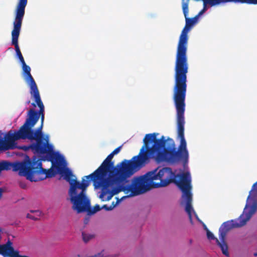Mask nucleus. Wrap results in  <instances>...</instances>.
Returning <instances> with one entry per match:
<instances>
[{"label":"nucleus","mask_w":257,"mask_h":257,"mask_svg":"<svg viewBox=\"0 0 257 257\" xmlns=\"http://www.w3.org/2000/svg\"><path fill=\"white\" fill-rule=\"evenodd\" d=\"M20 187H21L22 188H23V189L25 188H26V185L25 184H23V183H21L20 184Z\"/></svg>","instance_id":"cd10ccee"},{"label":"nucleus","mask_w":257,"mask_h":257,"mask_svg":"<svg viewBox=\"0 0 257 257\" xmlns=\"http://www.w3.org/2000/svg\"><path fill=\"white\" fill-rule=\"evenodd\" d=\"M35 156L31 160L29 159L23 162L11 163L12 170L13 171H19V174L21 176H25L26 178L32 181V174L35 165Z\"/></svg>","instance_id":"9b49d317"},{"label":"nucleus","mask_w":257,"mask_h":257,"mask_svg":"<svg viewBox=\"0 0 257 257\" xmlns=\"http://www.w3.org/2000/svg\"><path fill=\"white\" fill-rule=\"evenodd\" d=\"M182 10L185 18L186 25L189 27H191L197 22L198 17L196 15L193 18H188L187 17L189 13V8H188V2L185 3V4H183Z\"/></svg>","instance_id":"2eb2a0df"},{"label":"nucleus","mask_w":257,"mask_h":257,"mask_svg":"<svg viewBox=\"0 0 257 257\" xmlns=\"http://www.w3.org/2000/svg\"><path fill=\"white\" fill-rule=\"evenodd\" d=\"M256 210L257 182L253 184L249 192L243 214L237 220H231L223 223L219 229V238L223 240L225 238L227 232L230 229L244 225Z\"/></svg>","instance_id":"423d86ee"},{"label":"nucleus","mask_w":257,"mask_h":257,"mask_svg":"<svg viewBox=\"0 0 257 257\" xmlns=\"http://www.w3.org/2000/svg\"><path fill=\"white\" fill-rule=\"evenodd\" d=\"M31 104L34 107H36V105H37V103L36 102H32Z\"/></svg>","instance_id":"c756f323"},{"label":"nucleus","mask_w":257,"mask_h":257,"mask_svg":"<svg viewBox=\"0 0 257 257\" xmlns=\"http://www.w3.org/2000/svg\"><path fill=\"white\" fill-rule=\"evenodd\" d=\"M90 183V180L82 178L81 183L76 179L70 181L69 195L73 204L72 208L78 213L86 212L90 207V200L86 195V189Z\"/></svg>","instance_id":"6e6552de"},{"label":"nucleus","mask_w":257,"mask_h":257,"mask_svg":"<svg viewBox=\"0 0 257 257\" xmlns=\"http://www.w3.org/2000/svg\"><path fill=\"white\" fill-rule=\"evenodd\" d=\"M29 130L26 129L23 124L20 130L13 133L12 131L9 132L5 136V140L1 139V148L3 151L13 150L17 148L15 141L20 139H28L33 140L32 136H30L28 132Z\"/></svg>","instance_id":"1a4fd4ad"},{"label":"nucleus","mask_w":257,"mask_h":257,"mask_svg":"<svg viewBox=\"0 0 257 257\" xmlns=\"http://www.w3.org/2000/svg\"><path fill=\"white\" fill-rule=\"evenodd\" d=\"M116 203H117V202L114 203V202H112L111 204V205H110L109 206L110 207H112L113 206V209L115 207V206H116Z\"/></svg>","instance_id":"c85d7f7f"},{"label":"nucleus","mask_w":257,"mask_h":257,"mask_svg":"<svg viewBox=\"0 0 257 257\" xmlns=\"http://www.w3.org/2000/svg\"><path fill=\"white\" fill-rule=\"evenodd\" d=\"M25 11L15 10V19L13 22L14 28L12 31V45L15 48L16 54L21 53L18 44V39L20 34L23 20Z\"/></svg>","instance_id":"9d476101"},{"label":"nucleus","mask_w":257,"mask_h":257,"mask_svg":"<svg viewBox=\"0 0 257 257\" xmlns=\"http://www.w3.org/2000/svg\"><path fill=\"white\" fill-rule=\"evenodd\" d=\"M175 174L169 167L158 168L145 175L135 177L134 195H140L154 188L167 186L174 182Z\"/></svg>","instance_id":"39448f33"},{"label":"nucleus","mask_w":257,"mask_h":257,"mask_svg":"<svg viewBox=\"0 0 257 257\" xmlns=\"http://www.w3.org/2000/svg\"><path fill=\"white\" fill-rule=\"evenodd\" d=\"M30 103V100H28L27 102V104H29Z\"/></svg>","instance_id":"2f4dec72"},{"label":"nucleus","mask_w":257,"mask_h":257,"mask_svg":"<svg viewBox=\"0 0 257 257\" xmlns=\"http://www.w3.org/2000/svg\"><path fill=\"white\" fill-rule=\"evenodd\" d=\"M17 55L18 57L19 58L21 64L25 63L24 58L21 52L17 54Z\"/></svg>","instance_id":"b1692460"},{"label":"nucleus","mask_w":257,"mask_h":257,"mask_svg":"<svg viewBox=\"0 0 257 257\" xmlns=\"http://www.w3.org/2000/svg\"><path fill=\"white\" fill-rule=\"evenodd\" d=\"M39 107V111L34 108H31L28 111L26 121L24 123L26 129L28 130L29 133L32 136L33 140L36 141L35 143L31 144L28 147H25V150L31 149L34 153L38 154H47L52 158L57 159L58 155L53 151V147L48 143V138H44L42 130L44 121V105L41 100L40 93L31 95Z\"/></svg>","instance_id":"7ed1b4c3"},{"label":"nucleus","mask_w":257,"mask_h":257,"mask_svg":"<svg viewBox=\"0 0 257 257\" xmlns=\"http://www.w3.org/2000/svg\"><path fill=\"white\" fill-rule=\"evenodd\" d=\"M182 6H183V4H185V3L188 2V7H189V0H182Z\"/></svg>","instance_id":"bb28decb"},{"label":"nucleus","mask_w":257,"mask_h":257,"mask_svg":"<svg viewBox=\"0 0 257 257\" xmlns=\"http://www.w3.org/2000/svg\"><path fill=\"white\" fill-rule=\"evenodd\" d=\"M102 207H100V206L99 205L96 204L93 207L92 209L91 208V206H90L89 208L86 211V212H87L89 214H93L97 212V211H100Z\"/></svg>","instance_id":"412c9836"},{"label":"nucleus","mask_w":257,"mask_h":257,"mask_svg":"<svg viewBox=\"0 0 257 257\" xmlns=\"http://www.w3.org/2000/svg\"><path fill=\"white\" fill-rule=\"evenodd\" d=\"M190 27L185 25L180 36L175 66V85L173 99L177 112L184 116L187 91V74L188 63L187 56L188 32Z\"/></svg>","instance_id":"f03ea898"},{"label":"nucleus","mask_w":257,"mask_h":257,"mask_svg":"<svg viewBox=\"0 0 257 257\" xmlns=\"http://www.w3.org/2000/svg\"><path fill=\"white\" fill-rule=\"evenodd\" d=\"M12 169L11 163L7 161L0 162V172L4 170H10Z\"/></svg>","instance_id":"6ab92c4d"},{"label":"nucleus","mask_w":257,"mask_h":257,"mask_svg":"<svg viewBox=\"0 0 257 257\" xmlns=\"http://www.w3.org/2000/svg\"><path fill=\"white\" fill-rule=\"evenodd\" d=\"M56 153L58 155L57 160L52 158L49 155L46 154L50 157L53 166L52 169L49 170L43 169L41 160L35 157V165H34L32 174L33 178L31 182L41 181L46 178L54 177L57 174H59L61 176L64 177V179L70 183V181H71L73 179H71V177L73 176L72 173L68 168H65L62 166L61 162L59 161L60 156L58 153Z\"/></svg>","instance_id":"0eeeda50"},{"label":"nucleus","mask_w":257,"mask_h":257,"mask_svg":"<svg viewBox=\"0 0 257 257\" xmlns=\"http://www.w3.org/2000/svg\"><path fill=\"white\" fill-rule=\"evenodd\" d=\"M182 198L186 204L185 211L187 213L189 219L192 221L191 212L193 210L192 206V194H188L186 195H182Z\"/></svg>","instance_id":"4468645a"},{"label":"nucleus","mask_w":257,"mask_h":257,"mask_svg":"<svg viewBox=\"0 0 257 257\" xmlns=\"http://www.w3.org/2000/svg\"><path fill=\"white\" fill-rule=\"evenodd\" d=\"M87 220H85V223H87Z\"/></svg>","instance_id":"72a5a7b5"},{"label":"nucleus","mask_w":257,"mask_h":257,"mask_svg":"<svg viewBox=\"0 0 257 257\" xmlns=\"http://www.w3.org/2000/svg\"><path fill=\"white\" fill-rule=\"evenodd\" d=\"M177 138L180 144L177 150L174 141L170 138L165 140L164 136L157 139L158 133L147 134L143 140L144 145L139 154L130 160L124 159L115 166L112 159L114 155L111 153L101 165L90 176L99 177L115 175L119 168H127L131 170L130 177L148 163L151 158L158 162L176 164L182 161L184 164L188 162L189 152L184 136V116L177 112Z\"/></svg>","instance_id":"f257e3e1"},{"label":"nucleus","mask_w":257,"mask_h":257,"mask_svg":"<svg viewBox=\"0 0 257 257\" xmlns=\"http://www.w3.org/2000/svg\"><path fill=\"white\" fill-rule=\"evenodd\" d=\"M22 66L25 75V80L30 88L31 95L39 93L36 82L31 74V68L26 63L22 64Z\"/></svg>","instance_id":"ddd939ff"},{"label":"nucleus","mask_w":257,"mask_h":257,"mask_svg":"<svg viewBox=\"0 0 257 257\" xmlns=\"http://www.w3.org/2000/svg\"><path fill=\"white\" fill-rule=\"evenodd\" d=\"M221 3H226L223 0H204L203 2V8L202 10L198 13L197 15L198 17L199 16L202 15L204 13H205L207 10V5L208 4L211 6H214L216 5H218Z\"/></svg>","instance_id":"dca6fc26"},{"label":"nucleus","mask_w":257,"mask_h":257,"mask_svg":"<svg viewBox=\"0 0 257 257\" xmlns=\"http://www.w3.org/2000/svg\"><path fill=\"white\" fill-rule=\"evenodd\" d=\"M2 193H3V190L1 188H0V198H1V197L2 196Z\"/></svg>","instance_id":"7c9ffc66"},{"label":"nucleus","mask_w":257,"mask_h":257,"mask_svg":"<svg viewBox=\"0 0 257 257\" xmlns=\"http://www.w3.org/2000/svg\"><path fill=\"white\" fill-rule=\"evenodd\" d=\"M175 177L178 178V180L174 179V181L183 192L182 195H186L188 193L191 194V179L190 173L185 172L177 174Z\"/></svg>","instance_id":"f8f14e48"},{"label":"nucleus","mask_w":257,"mask_h":257,"mask_svg":"<svg viewBox=\"0 0 257 257\" xmlns=\"http://www.w3.org/2000/svg\"><path fill=\"white\" fill-rule=\"evenodd\" d=\"M82 236L83 240L85 242H87L90 239L94 237V235L93 234L86 233L84 232H82Z\"/></svg>","instance_id":"4be33fe9"},{"label":"nucleus","mask_w":257,"mask_h":257,"mask_svg":"<svg viewBox=\"0 0 257 257\" xmlns=\"http://www.w3.org/2000/svg\"><path fill=\"white\" fill-rule=\"evenodd\" d=\"M205 229H206L207 236L209 239H211V240H213L215 239H216V238H215L214 237L213 234L207 229V228L206 227V226H205Z\"/></svg>","instance_id":"5701e85b"},{"label":"nucleus","mask_w":257,"mask_h":257,"mask_svg":"<svg viewBox=\"0 0 257 257\" xmlns=\"http://www.w3.org/2000/svg\"><path fill=\"white\" fill-rule=\"evenodd\" d=\"M254 256H257V252L254 253Z\"/></svg>","instance_id":"473e14b6"},{"label":"nucleus","mask_w":257,"mask_h":257,"mask_svg":"<svg viewBox=\"0 0 257 257\" xmlns=\"http://www.w3.org/2000/svg\"><path fill=\"white\" fill-rule=\"evenodd\" d=\"M27 3L28 0H18L15 10L25 11Z\"/></svg>","instance_id":"aec40b11"},{"label":"nucleus","mask_w":257,"mask_h":257,"mask_svg":"<svg viewBox=\"0 0 257 257\" xmlns=\"http://www.w3.org/2000/svg\"><path fill=\"white\" fill-rule=\"evenodd\" d=\"M130 169L121 168L115 173V175L111 174L106 177H99L98 175L84 176V178L92 181L95 188L101 187L99 198L102 201L110 200L114 195L120 192H124L128 197L137 196L134 195L135 186L128 178H130Z\"/></svg>","instance_id":"20e7f679"},{"label":"nucleus","mask_w":257,"mask_h":257,"mask_svg":"<svg viewBox=\"0 0 257 257\" xmlns=\"http://www.w3.org/2000/svg\"><path fill=\"white\" fill-rule=\"evenodd\" d=\"M122 147V146H120L117 148H116L115 149H114L112 152L111 153L114 155H116L120 151V149Z\"/></svg>","instance_id":"393cba45"},{"label":"nucleus","mask_w":257,"mask_h":257,"mask_svg":"<svg viewBox=\"0 0 257 257\" xmlns=\"http://www.w3.org/2000/svg\"><path fill=\"white\" fill-rule=\"evenodd\" d=\"M101 207H102V209H104L105 210H107V211H109V210H111L113 209V206L110 207V206H108L106 204L103 205Z\"/></svg>","instance_id":"a878e982"},{"label":"nucleus","mask_w":257,"mask_h":257,"mask_svg":"<svg viewBox=\"0 0 257 257\" xmlns=\"http://www.w3.org/2000/svg\"><path fill=\"white\" fill-rule=\"evenodd\" d=\"M30 212L33 213H35V215H33L31 214L28 213L27 215V217L33 220H39L40 217L42 215V212L39 210H30Z\"/></svg>","instance_id":"a211bd4d"},{"label":"nucleus","mask_w":257,"mask_h":257,"mask_svg":"<svg viewBox=\"0 0 257 257\" xmlns=\"http://www.w3.org/2000/svg\"><path fill=\"white\" fill-rule=\"evenodd\" d=\"M220 240H221V242H220L217 238H216V242L217 244L220 247L222 253L227 256H229V252L228 251V248L227 243L225 241V239L222 240L221 238H220Z\"/></svg>","instance_id":"f3484780"}]
</instances>
